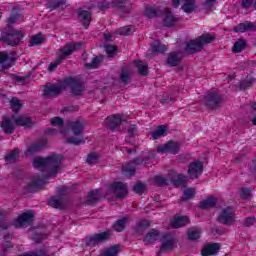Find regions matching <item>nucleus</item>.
Listing matches in <instances>:
<instances>
[{"mask_svg":"<svg viewBox=\"0 0 256 256\" xmlns=\"http://www.w3.org/2000/svg\"><path fill=\"white\" fill-rule=\"evenodd\" d=\"M187 199H193V193H184L183 201H187Z\"/></svg>","mask_w":256,"mask_h":256,"instance_id":"obj_63","label":"nucleus"},{"mask_svg":"<svg viewBox=\"0 0 256 256\" xmlns=\"http://www.w3.org/2000/svg\"><path fill=\"white\" fill-rule=\"evenodd\" d=\"M83 47V43L81 42H73L66 44L64 47L60 48L56 54V61L51 63L48 67L49 71H55L65 59L69 57V55H73L75 51H79Z\"/></svg>","mask_w":256,"mask_h":256,"instance_id":"obj_4","label":"nucleus"},{"mask_svg":"<svg viewBox=\"0 0 256 256\" xmlns=\"http://www.w3.org/2000/svg\"><path fill=\"white\" fill-rule=\"evenodd\" d=\"M122 121L123 118L121 117V115L116 114L107 117L105 120V124L107 125V127H109V129H115L116 127H119V125H121Z\"/></svg>","mask_w":256,"mask_h":256,"instance_id":"obj_19","label":"nucleus"},{"mask_svg":"<svg viewBox=\"0 0 256 256\" xmlns=\"http://www.w3.org/2000/svg\"><path fill=\"white\" fill-rule=\"evenodd\" d=\"M123 171H124V173H126V175H133L135 173V168L124 167Z\"/></svg>","mask_w":256,"mask_h":256,"instance_id":"obj_59","label":"nucleus"},{"mask_svg":"<svg viewBox=\"0 0 256 256\" xmlns=\"http://www.w3.org/2000/svg\"><path fill=\"white\" fill-rule=\"evenodd\" d=\"M215 205H217V199L211 196L200 203V209H211Z\"/></svg>","mask_w":256,"mask_h":256,"instance_id":"obj_33","label":"nucleus"},{"mask_svg":"<svg viewBox=\"0 0 256 256\" xmlns=\"http://www.w3.org/2000/svg\"><path fill=\"white\" fill-rule=\"evenodd\" d=\"M45 255H47V252H45V250H41L36 254H31V255L23 254L21 256H45Z\"/></svg>","mask_w":256,"mask_h":256,"instance_id":"obj_60","label":"nucleus"},{"mask_svg":"<svg viewBox=\"0 0 256 256\" xmlns=\"http://www.w3.org/2000/svg\"><path fill=\"white\" fill-rule=\"evenodd\" d=\"M177 16L173 15V13H171V10L169 8H167L165 10L164 13V25L165 27H173V25H175L177 23Z\"/></svg>","mask_w":256,"mask_h":256,"instance_id":"obj_23","label":"nucleus"},{"mask_svg":"<svg viewBox=\"0 0 256 256\" xmlns=\"http://www.w3.org/2000/svg\"><path fill=\"white\" fill-rule=\"evenodd\" d=\"M149 225V221L143 220L139 225V229H145V227H149Z\"/></svg>","mask_w":256,"mask_h":256,"instance_id":"obj_62","label":"nucleus"},{"mask_svg":"<svg viewBox=\"0 0 256 256\" xmlns=\"http://www.w3.org/2000/svg\"><path fill=\"white\" fill-rule=\"evenodd\" d=\"M79 20L82 21L84 27H89L91 23V13L87 10H80L78 13Z\"/></svg>","mask_w":256,"mask_h":256,"instance_id":"obj_30","label":"nucleus"},{"mask_svg":"<svg viewBox=\"0 0 256 256\" xmlns=\"http://www.w3.org/2000/svg\"><path fill=\"white\" fill-rule=\"evenodd\" d=\"M159 239V232L157 229H152L150 232L146 234L143 241L145 245H153Z\"/></svg>","mask_w":256,"mask_h":256,"instance_id":"obj_25","label":"nucleus"},{"mask_svg":"<svg viewBox=\"0 0 256 256\" xmlns=\"http://www.w3.org/2000/svg\"><path fill=\"white\" fill-rule=\"evenodd\" d=\"M203 174V163L199 160H196L189 164L187 170L188 179H199Z\"/></svg>","mask_w":256,"mask_h":256,"instance_id":"obj_6","label":"nucleus"},{"mask_svg":"<svg viewBox=\"0 0 256 256\" xmlns=\"http://www.w3.org/2000/svg\"><path fill=\"white\" fill-rule=\"evenodd\" d=\"M61 161H63V156L61 154H53L46 158H36L33 161V166L35 169H47L48 174L45 178H35L29 185L28 189H33L37 191L45 185V179H51V177H57L59 169H61Z\"/></svg>","mask_w":256,"mask_h":256,"instance_id":"obj_1","label":"nucleus"},{"mask_svg":"<svg viewBox=\"0 0 256 256\" xmlns=\"http://www.w3.org/2000/svg\"><path fill=\"white\" fill-rule=\"evenodd\" d=\"M201 237V228H192L188 230V239L190 241H197Z\"/></svg>","mask_w":256,"mask_h":256,"instance_id":"obj_36","label":"nucleus"},{"mask_svg":"<svg viewBox=\"0 0 256 256\" xmlns=\"http://www.w3.org/2000/svg\"><path fill=\"white\" fill-rule=\"evenodd\" d=\"M105 51L108 57H113V55H115V51H117V48L115 46H106Z\"/></svg>","mask_w":256,"mask_h":256,"instance_id":"obj_55","label":"nucleus"},{"mask_svg":"<svg viewBox=\"0 0 256 256\" xmlns=\"http://www.w3.org/2000/svg\"><path fill=\"white\" fill-rule=\"evenodd\" d=\"M119 251H121L119 245H114L107 248L102 256H117L119 255Z\"/></svg>","mask_w":256,"mask_h":256,"instance_id":"obj_37","label":"nucleus"},{"mask_svg":"<svg viewBox=\"0 0 256 256\" xmlns=\"http://www.w3.org/2000/svg\"><path fill=\"white\" fill-rule=\"evenodd\" d=\"M152 50L156 53H165L167 51V46L161 44L158 40L154 41L152 44Z\"/></svg>","mask_w":256,"mask_h":256,"instance_id":"obj_40","label":"nucleus"},{"mask_svg":"<svg viewBox=\"0 0 256 256\" xmlns=\"http://www.w3.org/2000/svg\"><path fill=\"white\" fill-rule=\"evenodd\" d=\"M250 5H253V0H242V7L249 9Z\"/></svg>","mask_w":256,"mask_h":256,"instance_id":"obj_58","label":"nucleus"},{"mask_svg":"<svg viewBox=\"0 0 256 256\" xmlns=\"http://www.w3.org/2000/svg\"><path fill=\"white\" fill-rule=\"evenodd\" d=\"M86 57L87 54H83V59L88 69H97V67H99V65L101 64V59L99 57H91L90 60Z\"/></svg>","mask_w":256,"mask_h":256,"instance_id":"obj_27","label":"nucleus"},{"mask_svg":"<svg viewBox=\"0 0 256 256\" xmlns=\"http://www.w3.org/2000/svg\"><path fill=\"white\" fill-rule=\"evenodd\" d=\"M111 191L114 193H127V184L123 182H114L110 185Z\"/></svg>","mask_w":256,"mask_h":256,"instance_id":"obj_32","label":"nucleus"},{"mask_svg":"<svg viewBox=\"0 0 256 256\" xmlns=\"http://www.w3.org/2000/svg\"><path fill=\"white\" fill-rule=\"evenodd\" d=\"M45 145H47V140H41L40 142H37L36 144L30 146L26 150L25 155H33L34 153L41 151V149H43Z\"/></svg>","mask_w":256,"mask_h":256,"instance_id":"obj_28","label":"nucleus"},{"mask_svg":"<svg viewBox=\"0 0 256 256\" xmlns=\"http://www.w3.org/2000/svg\"><path fill=\"white\" fill-rule=\"evenodd\" d=\"M247 48V42L243 39H238L232 48L233 53H241Z\"/></svg>","mask_w":256,"mask_h":256,"instance_id":"obj_34","label":"nucleus"},{"mask_svg":"<svg viewBox=\"0 0 256 256\" xmlns=\"http://www.w3.org/2000/svg\"><path fill=\"white\" fill-rule=\"evenodd\" d=\"M157 153H172L173 155H177L179 153V143L170 141L166 144H160L157 146Z\"/></svg>","mask_w":256,"mask_h":256,"instance_id":"obj_9","label":"nucleus"},{"mask_svg":"<svg viewBox=\"0 0 256 256\" xmlns=\"http://www.w3.org/2000/svg\"><path fill=\"white\" fill-rule=\"evenodd\" d=\"M61 93V86L56 84H48L44 88V97H57Z\"/></svg>","mask_w":256,"mask_h":256,"instance_id":"obj_17","label":"nucleus"},{"mask_svg":"<svg viewBox=\"0 0 256 256\" xmlns=\"http://www.w3.org/2000/svg\"><path fill=\"white\" fill-rule=\"evenodd\" d=\"M35 217V213L31 210L24 212L22 215H20L17 220L14 222V225L16 227H27L31 221H33V218Z\"/></svg>","mask_w":256,"mask_h":256,"instance_id":"obj_11","label":"nucleus"},{"mask_svg":"<svg viewBox=\"0 0 256 256\" xmlns=\"http://www.w3.org/2000/svg\"><path fill=\"white\" fill-rule=\"evenodd\" d=\"M171 226L174 229H179V227H185V225H189V217L187 216H175L171 221Z\"/></svg>","mask_w":256,"mask_h":256,"instance_id":"obj_21","label":"nucleus"},{"mask_svg":"<svg viewBox=\"0 0 256 256\" xmlns=\"http://www.w3.org/2000/svg\"><path fill=\"white\" fill-rule=\"evenodd\" d=\"M135 193H145L147 191V185L142 182H137L133 188Z\"/></svg>","mask_w":256,"mask_h":256,"instance_id":"obj_48","label":"nucleus"},{"mask_svg":"<svg viewBox=\"0 0 256 256\" xmlns=\"http://www.w3.org/2000/svg\"><path fill=\"white\" fill-rule=\"evenodd\" d=\"M122 83H129L131 81V69L125 68L120 75Z\"/></svg>","mask_w":256,"mask_h":256,"instance_id":"obj_43","label":"nucleus"},{"mask_svg":"<svg viewBox=\"0 0 256 256\" xmlns=\"http://www.w3.org/2000/svg\"><path fill=\"white\" fill-rule=\"evenodd\" d=\"M134 29L133 26H125L117 30V33L119 35H131L133 33Z\"/></svg>","mask_w":256,"mask_h":256,"instance_id":"obj_49","label":"nucleus"},{"mask_svg":"<svg viewBox=\"0 0 256 256\" xmlns=\"http://www.w3.org/2000/svg\"><path fill=\"white\" fill-rule=\"evenodd\" d=\"M255 224V218L250 217V218H246V220L244 221V225L245 227H251V225Z\"/></svg>","mask_w":256,"mask_h":256,"instance_id":"obj_57","label":"nucleus"},{"mask_svg":"<svg viewBox=\"0 0 256 256\" xmlns=\"http://www.w3.org/2000/svg\"><path fill=\"white\" fill-rule=\"evenodd\" d=\"M111 237V232L106 231V232H101L98 234H95L94 236L88 238L86 240V245L87 247H95L97 243H101V241H106V239H109Z\"/></svg>","mask_w":256,"mask_h":256,"instance_id":"obj_10","label":"nucleus"},{"mask_svg":"<svg viewBox=\"0 0 256 256\" xmlns=\"http://www.w3.org/2000/svg\"><path fill=\"white\" fill-rule=\"evenodd\" d=\"M13 111L17 112L21 109V101L17 98H13L10 102Z\"/></svg>","mask_w":256,"mask_h":256,"instance_id":"obj_50","label":"nucleus"},{"mask_svg":"<svg viewBox=\"0 0 256 256\" xmlns=\"http://www.w3.org/2000/svg\"><path fill=\"white\" fill-rule=\"evenodd\" d=\"M218 219L220 223L224 225H233V223H235V209H233V207L224 208Z\"/></svg>","mask_w":256,"mask_h":256,"instance_id":"obj_7","label":"nucleus"},{"mask_svg":"<svg viewBox=\"0 0 256 256\" xmlns=\"http://www.w3.org/2000/svg\"><path fill=\"white\" fill-rule=\"evenodd\" d=\"M127 223H129V220L127 218H122L121 220H118L113 227L115 231L121 232L125 229Z\"/></svg>","mask_w":256,"mask_h":256,"instance_id":"obj_42","label":"nucleus"},{"mask_svg":"<svg viewBox=\"0 0 256 256\" xmlns=\"http://www.w3.org/2000/svg\"><path fill=\"white\" fill-rule=\"evenodd\" d=\"M112 3L115 5V7H119L120 9L127 7V1L125 0H113Z\"/></svg>","mask_w":256,"mask_h":256,"instance_id":"obj_54","label":"nucleus"},{"mask_svg":"<svg viewBox=\"0 0 256 256\" xmlns=\"http://www.w3.org/2000/svg\"><path fill=\"white\" fill-rule=\"evenodd\" d=\"M15 125H18L19 127H33V122L30 118L25 116H18L14 118Z\"/></svg>","mask_w":256,"mask_h":256,"instance_id":"obj_29","label":"nucleus"},{"mask_svg":"<svg viewBox=\"0 0 256 256\" xmlns=\"http://www.w3.org/2000/svg\"><path fill=\"white\" fill-rule=\"evenodd\" d=\"M245 31H256V23L244 22L234 27L235 33H245Z\"/></svg>","mask_w":256,"mask_h":256,"instance_id":"obj_20","label":"nucleus"},{"mask_svg":"<svg viewBox=\"0 0 256 256\" xmlns=\"http://www.w3.org/2000/svg\"><path fill=\"white\" fill-rule=\"evenodd\" d=\"M99 161V154L92 152L88 155L87 164L88 165H95Z\"/></svg>","mask_w":256,"mask_h":256,"instance_id":"obj_47","label":"nucleus"},{"mask_svg":"<svg viewBox=\"0 0 256 256\" xmlns=\"http://www.w3.org/2000/svg\"><path fill=\"white\" fill-rule=\"evenodd\" d=\"M127 194H117V193H107L105 194V198L108 199V201H117V199H123L126 197Z\"/></svg>","mask_w":256,"mask_h":256,"instance_id":"obj_46","label":"nucleus"},{"mask_svg":"<svg viewBox=\"0 0 256 256\" xmlns=\"http://www.w3.org/2000/svg\"><path fill=\"white\" fill-rule=\"evenodd\" d=\"M177 245V241L175 238L171 235L165 236L161 248L160 253H165L166 251H171V249H175V246Z\"/></svg>","mask_w":256,"mask_h":256,"instance_id":"obj_16","label":"nucleus"},{"mask_svg":"<svg viewBox=\"0 0 256 256\" xmlns=\"http://www.w3.org/2000/svg\"><path fill=\"white\" fill-rule=\"evenodd\" d=\"M253 84V79L251 78H248L244 81H242L240 83V89L243 90V89H249V87H251V85Z\"/></svg>","mask_w":256,"mask_h":256,"instance_id":"obj_53","label":"nucleus"},{"mask_svg":"<svg viewBox=\"0 0 256 256\" xmlns=\"http://www.w3.org/2000/svg\"><path fill=\"white\" fill-rule=\"evenodd\" d=\"M199 43L203 45H207V43H213L215 41V36L213 34H204L198 38Z\"/></svg>","mask_w":256,"mask_h":256,"instance_id":"obj_39","label":"nucleus"},{"mask_svg":"<svg viewBox=\"0 0 256 256\" xmlns=\"http://www.w3.org/2000/svg\"><path fill=\"white\" fill-rule=\"evenodd\" d=\"M219 244L214 243V244H207L203 249H202V256H211V255H217L219 253Z\"/></svg>","mask_w":256,"mask_h":256,"instance_id":"obj_24","label":"nucleus"},{"mask_svg":"<svg viewBox=\"0 0 256 256\" xmlns=\"http://www.w3.org/2000/svg\"><path fill=\"white\" fill-rule=\"evenodd\" d=\"M201 49H203L202 43L199 42V40H191L190 42H188L186 48H185V52L188 54L191 53H197L199 51H201Z\"/></svg>","mask_w":256,"mask_h":256,"instance_id":"obj_22","label":"nucleus"},{"mask_svg":"<svg viewBox=\"0 0 256 256\" xmlns=\"http://www.w3.org/2000/svg\"><path fill=\"white\" fill-rule=\"evenodd\" d=\"M21 17L22 16L20 13H16L15 10L12 11V15L8 19V33L2 34L0 41H3V43L11 45L12 47H15V45H19V43H21V39L24 37L23 32L21 30L17 31L15 29H11L10 26L13 25V23H17Z\"/></svg>","mask_w":256,"mask_h":256,"instance_id":"obj_2","label":"nucleus"},{"mask_svg":"<svg viewBox=\"0 0 256 256\" xmlns=\"http://www.w3.org/2000/svg\"><path fill=\"white\" fill-rule=\"evenodd\" d=\"M182 57L183 54L181 53H170L167 59V63L171 67H176V65H179V62L181 61Z\"/></svg>","mask_w":256,"mask_h":256,"instance_id":"obj_31","label":"nucleus"},{"mask_svg":"<svg viewBox=\"0 0 256 256\" xmlns=\"http://www.w3.org/2000/svg\"><path fill=\"white\" fill-rule=\"evenodd\" d=\"M63 5H65V1H63V0H52L49 3L50 9H57V7H61Z\"/></svg>","mask_w":256,"mask_h":256,"instance_id":"obj_51","label":"nucleus"},{"mask_svg":"<svg viewBox=\"0 0 256 256\" xmlns=\"http://www.w3.org/2000/svg\"><path fill=\"white\" fill-rule=\"evenodd\" d=\"M79 186L77 184H73L71 186H60L58 187V193H69L73 191H77Z\"/></svg>","mask_w":256,"mask_h":256,"instance_id":"obj_44","label":"nucleus"},{"mask_svg":"<svg viewBox=\"0 0 256 256\" xmlns=\"http://www.w3.org/2000/svg\"><path fill=\"white\" fill-rule=\"evenodd\" d=\"M44 37L43 34H36L30 39V47H35L37 45H41L43 43Z\"/></svg>","mask_w":256,"mask_h":256,"instance_id":"obj_41","label":"nucleus"},{"mask_svg":"<svg viewBox=\"0 0 256 256\" xmlns=\"http://www.w3.org/2000/svg\"><path fill=\"white\" fill-rule=\"evenodd\" d=\"M15 117L12 119H9L8 117H4L0 123L1 129L4 131V133H7L8 135H11L15 132Z\"/></svg>","mask_w":256,"mask_h":256,"instance_id":"obj_14","label":"nucleus"},{"mask_svg":"<svg viewBox=\"0 0 256 256\" xmlns=\"http://www.w3.org/2000/svg\"><path fill=\"white\" fill-rule=\"evenodd\" d=\"M241 199L249 200V199H251V194H249V193H242L241 194Z\"/></svg>","mask_w":256,"mask_h":256,"instance_id":"obj_64","label":"nucleus"},{"mask_svg":"<svg viewBox=\"0 0 256 256\" xmlns=\"http://www.w3.org/2000/svg\"><path fill=\"white\" fill-rule=\"evenodd\" d=\"M48 205L54 207V209H65L67 200L62 195L54 196L48 200Z\"/></svg>","mask_w":256,"mask_h":256,"instance_id":"obj_15","label":"nucleus"},{"mask_svg":"<svg viewBox=\"0 0 256 256\" xmlns=\"http://www.w3.org/2000/svg\"><path fill=\"white\" fill-rule=\"evenodd\" d=\"M98 195H99V194H97V193H91V194H89V196H88V203H89V205H93V203L96 202Z\"/></svg>","mask_w":256,"mask_h":256,"instance_id":"obj_56","label":"nucleus"},{"mask_svg":"<svg viewBox=\"0 0 256 256\" xmlns=\"http://www.w3.org/2000/svg\"><path fill=\"white\" fill-rule=\"evenodd\" d=\"M68 127L73 135L69 132L60 131V133L64 135L66 143H71L72 145H83L85 141H83L81 133H83V129H85V122L78 119L70 122Z\"/></svg>","mask_w":256,"mask_h":256,"instance_id":"obj_3","label":"nucleus"},{"mask_svg":"<svg viewBox=\"0 0 256 256\" xmlns=\"http://www.w3.org/2000/svg\"><path fill=\"white\" fill-rule=\"evenodd\" d=\"M15 65V53L0 52V71Z\"/></svg>","mask_w":256,"mask_h":256,"instance_id":"obj_8","label":"nucleus"},{"mask_svg":"<svg viewBox=\"0 0 256 256\" xmlns=\"http://www.w3.org/2000/svg\"><path fill=\"white\" fill-rule=\"evenodd\" d=\"M128 133H130V135H135V133H137V127L135 125H132L128 128Z\"/></svg>","mask_w":256,"mask_h":256,"instance_id":"obj_61","label":"nucleus"},{"mask_svg":"<svg viewBox=\"0 0 256 256\" xmlns=\"http://www.w3.org/2000/svg\"><path fill=\"white\" fill-rule=\"evenodd\" d=\"M187 179H189L184 174H174L169 179L163 177V176H156L154 178V182L159 186L163 187L165 185H169L171 183L176 188H183L187 187Z\"/></svg>","mask_w":256,"mask_h":256,"instance_id":"obj_5","label":"nucleus"},{"mask_svg":"<svg viewBox=\"0 0 256 256\" xmlns=\"http://www.w3.org/2000/svg\"><path fill=\"white\" fill-rule=\"evenodd\" d=\"M204 103L208 109H217L221 105V96L216 92H212L205 97Z\"/></svg>","mask_w":256,"mask_h":256,"instance_id":"obj_12","label":"nucleus"},{"mask_svg":"<svg viewBox=\"0 0 256 256\" xmlns=\"http://www.w3.org/2000/svg\"><path fill=\"white\" fill-rule=\"evenodd\" d=\"M161 13V9L157 8L156 6H146L144 9V15L145 17H148V19H153V17H159Z\"/></svg>","mask_w":256,"mask_h":256,"instance_id":"obj_26","label":"nucleus"},{"mask_svg":"<svg viewBox=\"0 0 256 256\" xmlns=\"http://www.w3.org/2000/svg\"><path fill=\"white\" fill-rule=\"evenodd\" d=\"M167 135V126H158L157 129L152 133V139H159Z\"/></svg>","mask_w":256,"mask_h":256,"instance_id":"obj_35","label":"nucleus"},{"mask_svg":"<svg viewBox=\"0 0 256 256\" xmlns=\"http://www.w3.org/2000/svg\"><path fill=\"white\" fill-rule=\"evenodd\" d=\"M64 85H68V86L72 87L73 95H82L83 91H85V86H83V83H81L73 78L65 79Z\"/></svg>","mask_w":256,"mask_h":256,"instance_id":"obj_13","label":"nucleus"},{"mask_svg":"<svg viewBox=\"0 0 256 256\" xmlns=\"http://www.w3.org/2000/svg\"><path fill=\"white\" fill-rule=\"evenodd\" d=\"M51 125H53V127H63V120L61 117H54L51 119Z\"/></svg>","mask_w":256,"mask_h":256,"instance_id":"obj_52","label":"nucleus"},{"mask_svg":"<svg viewBox=\"0 0 256 256\" xmlns=\"http://www.w3.org/2000/svg\"><path fill=\"white\" fill-rule=\"evenodd\" d=\"M5 159L6 161H8V163H13L14 161H17L19 159V150H13L5 156Z\"/></svg>","mask_w":256,"mask_h":256,"instance_id":"obj_45","label":"nucleus"},{"mask_svg":"<svg viewBox=\"0 0 256 256\" xmlns=\"http://www.w3.org/2000/svg\"><path fill=\"white\" fill-rule=\"evenodd\" d=\"M183 1L182 9L184 13H192V11L195 9V0H173V6L179 7V3Z\"/></svg>","mask_w":256,"mask_h":256,"instance_id":"obj_18","label":"nucleus"},{"mask_svg":"<svg viewBox=\"0 0 256 256\" xmlns=\"http://www.w3.org/2000/svg\"><path fill=\"white\" fill-rule=\"evenodd\" d=\"M134 65H135V67H137L140 75H147V73H148L147 67L148 66L146 63H143L140 60H135Z\"/></svg>","mask_w":256,"mask_h":256,"instance_id":"obj_38","label":"nucleus"}]
</instances>
